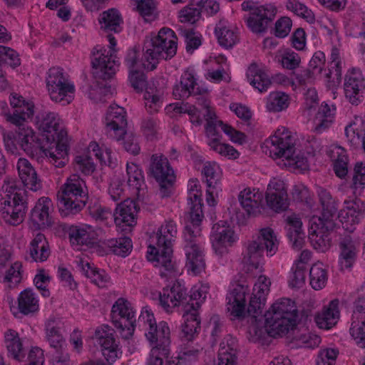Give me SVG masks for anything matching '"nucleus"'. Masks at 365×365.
<instances>
[{
    "instance_id": "obj_49",
    "label": "nucleus",
    "mask_w": 365,
    "mask_h": 365,
    "mask_svg": "<svg viewBox=\"0 0 365 365\" xmlns=\"http://www.w3.org/2000/svg\"><path fill=\"white\" fill-rule=\"evenodd\" d=\"M98 23L102 31L118 33L121 31L120 25L123 23V19L119 11L112 8L100 14Z\"/></svg>"
},
{
    "instance_id": "obj_57",
    "label": "nucleus",
    "mask_w": 365,
    "mask_h": 365,
    "mask_svg": "<svg viewBox=\"0 0 365 365\" xmlns=\"http://www.w3.org/2000/svg\"><path fill=\"white\" fill-rule=\"evenodd\" d=\"M103 244L113 254L121 257L127 256L133 247L132 241L128 237L110 239L105 241Z\"/></svg>"
},
{
    "instance_id": "obj_52",
    "label": "nucleus",
    "mask_w": 365,
    "mask_h": 365,
    "mask_svg": "<svg viewBox=\"0 0 365 365\" xmlns=\"http://www.w3.org/2000/svg\"><path fill=\"white\" fill-rule=\"evenodd\" d=\"M18 309L24 315L36 312L39 309L37 294L31 289L21 292L18 297Z\"/></svg>"
},
{
    "instance_id": "obj_64",
    "label": "nucleus",
    "mask_w": 365,
    "mask_h": 365,
    "mask_svg": "<svg viewBox=\"0 0 365 365\" xmlns=\"http://www.w3.org/2000/svg\"><path fill=\"white\" fill-rule=\"evenodd\" d=\"M285 6L287 10L304 19L307 22L313 23L314 21L313 12L298 0H287Z\"/></svg>"
},
{
    "instance_id": "obj_40",
    "label": "nucleus",
    "mask_w": 365,
    "mask_h": 365,
    "mask_svg": "<svg viewBox=\"0 0 365 365\" xmlns=\"http://www.w3.org/2000/svg\"><path fill=\"white\" fill-rule=\"evenodd\" d=\"M327 152L333 162V169L336 175L341 179L345 178L349 171L346 150L340 145L333 144L328 148Z\"/></svg>"
},
{
    "instance_id": "obj_39",
    "label": "nucleus",
    "mask_w": 365,
    "mask_h": 365,
    "mask_svg": "<svg viewBox=\"0 0 365 365\" xmlns=\"http://www.w3.org/2000/svg\"><path fill=\"white\" fill-rule=\"evenodd\" d=\"M285 221L287 237L292 246L299 250L303 247L305 237L302 220L297 215L292 213L286 217Z\"/></svg>"
},
{
    "instance_id": "obj_1",
    "label": "nucleus",
    "mask_w": 365,
    "mask_h": 365,
    "mask_svg": "<svg viewBox=\"0 0 365 365\" xmlns=\"http://www.w3.org/2000/svg\"><path fill=\"white\" fill-rule=\"evenodd\" d=\"M14 133L7 132L4 134V142L6 149L14 153L18 147L24 153L38 161L47 159L55 167L62 168L66 164V147L63 143L52 150L44 140L40 138L34 130L27 125H18Z\"/></svg>"
},
{
    "instance_id": "obj_26",
    "label": "nucleus",
    "mask_w": 365,
    "mask_h": 365,
    "mask_svg": "<svg viewBox=\"0 0 365 365\" xmlns=\"http://www.w3.org/2000/svg\"><path fill=\"white\" fill-rule=\"evenodd\" d=\"M266 201L268 207L275 212L283 211L288 207V196L284 181L276 178L270 180L266 192Z\"/></svg>"
},
{
    "instance_id": "obj_22",
    "label": "nucleus",
    "mask_w": 365,
    "mask_h": 365,
    "mask_svg": "<svg viewBox=\"0 0 365 365\" xmlns=\"http://www.w3.org/2000/svg\"><path fill=\"white\" fill-rule=\"evenodd\" d=\"M138 208L135 202L126 199L117 205L113 214L115 226L121 230L136 225Z\"/></svg>"
},
{
    "instance_id": "obj_16",
    "label": "nucleus",
    "mask_w": 365,
    "mask_h": 365,
    "mask_svg": "<svg viewBox=\"0 0 365 365\" xmlns=\"http://www.w3.org/2000/svg\"><path fill=\"white\" fill-rule=\"evenodd\" d=\"M205 118L206 120L205 133L207 137H212L217 135V128L219 127L229 137L234 143L242 145L246 141L245 133L235 130L231 125L217 120L214 108L209 103H205Z\"/></svg>"
},
{
    "instance_id": "obj_33",
    "label": "nucleus",
    "mask_w": 365,
    "mask_h": 365,
    "mask_svg": "<svg viewBox=\"0 0 365 365\" xmlns=\"http://www.w3.org/2000/svg\"><path fill=\"white\" fill-rule=\"evenodd\" d=\"M52 207L50 198L41 197L38 200L31 213V221L36 228L41 229L51 225L50 212Z\"/></svg>"
},
{
    "instance_id": "obj_45",
    "label": "nucleus",
    "mask_w": 365,
    "mask_h": 365,
    "mask_svg": "<svg viewBox=\"0 0 365 365\" xmlns=\"http://www.w3.org/2000/svg\"><path fill=\"white\" fill-rule=\"evenodd\" d=\"M239 202L248 215H254L259 210L263 194L256 188L247 187L239 194Z\"/></svg>"
},
{
    "instance_id": "obj_11",
    "label": "nucleus",
    "mask_w": 365,
    "mask_h": 365,
    "mask_svg": "<svg viewBox=\"0 0 365 365\" xmlns=\"http://www.w3.org/2000/svg\"><path fill=\"white\" fill-rule=\"evenodd\" d=\"M145 336L150 346L147 364L162 365L163 359L168 358L170 353V329L168 323L162 321L151 327Z\"/></svg>"
},
{
    "instance_id": "obj_37",
    "label": "nucleus",
    "mask_w": 365,
    "mask_h": 365,
    "mask_svg": "<svg viewBox=\"0 0 365 365\" xmlns=\"http://www.w3.org/2000/svg\"><path fill=\"white\" fill-rule=\"evenodd\" d=\"M339 317V301L335 299L315 314L314 321L319 328L330 329L337 324Z\"/></svg>"
},
{
    "instance_id": "obj_34",
    "label": "nucleus",
    "mask_w": 365,
    "mask_h": 365,
    "mask_svg": "<svg viewBox=\"0 0 365 365\" xmlns=\"http://www.w3.org/2000/svg\"><path fill=\"white\" fill-rule=\"evenodd\" d=\"M215 34L219 44L230 48L239 41L237 28L226 19H220L215 28Z\"/></svg>"
},
{
    "instance_id": "obj_43",
    "label": "nucleus",
    "mask_w": 365,
    "mask_h": 365,
    "mask_svg": "<svg viewBox=\"0 0 365 365\" xmlns=\"http://www.w3.org/2000/svg\"><path fill=\"white\" fill-rule=\"evenodd\" d=\"M184 323L181 326V337L191 341L197 336L200 329V320L197 309H186L183 314Z\"/></svg>"
},
{
    "instance_id": "obj_56",
    "label": "nucleus",
    "mask_w": 365,
    "mask_h": 365,
    "mask_svg": "<svg viewBox=\"0 0 365 365\" xmlns=\"http://www.w3.org/2000/svg\"><path fill=\"white\" fill-rule=\"evenodd\" d=\"M310 285L315 290L323 289L328 279L327 270L322 262H317L312 265L309 271Z\"/></svg>"
},
{
    "instance_id": "obj_15",
    "label": "nucleus",
    "mask_w": 365,
    "mask_h": 365,
    "mask_svg": "<svg viewBox=\"0 0 365 365\" xmlns=\"http://www.w3.org/2000/svg\"><path fill=\"white\" fill-rule=\"evenodd\" d=\"M238 240L233 227L226 221L220 220L212 226L210 241L212 249L218 256L228 253L229 248Z\"/></svg>"
},
{
    "instance_id": "obj_31",
    "label": "nucleus",
    "mask_w": 365,
    "mask_h": 365,
    "mask_svg": "<svg viewBox=\"0 0 365 365\" xmlns=\"http://www.w3.org/2000/svg\"><path fill=\"white\" fill-rule=\"evenodd\" d=\"M16 169L20 180L26 188L35 192L41 189V180L29 160L19 158L16 163Z\"/></svg>"
},
{
    "instance_id": "obj_62",
    "label": "nucleus",
    "mask_w": 365,
    "mask_h": 365,
    "mask_svg": "<svg viewBox=\"0 0 365 365\" xmlns=\"http://www.w3.org/2000/svg\"><path fill=\"white\" fill-rule=\"evenodd\" d=\"M145 106L148 112L155 113L159 110L163 103V93L156 88H147L143 95Z\"/></svg>"
},
{
    "instance_id": "obj_4",
    "label": "nucleus",
    "mask_w": 365,
    "mask_h": 365,
    "mask_svg": "<svg viewBox=\"0 0 365 365\" xmlns=\"http://www.w3.org/2000/svg\"><path fill=\"white\" fill-rule=\"evenodd\" d=\"M269 156L279 159L278 165L290 171H304L309 168L307 158L295 150V138L292 133L284 126L279 127L265 141Z\"/></svg>"
},
{
    "instance_id": "obj_13",
    "label": "nucleus",
    "mask_w": 365,
    "mask_h": 365,
    "mask_svg": "<svg viewBox=\"0 0 365 365\" xmlns=\"http://www.w3.org/2000/svg\"><path fill=\"white\" fill-rule=\"evenodd\" d=\"M111 319L122 338L128 339L133 336L135 327V309L129 301L118 298L112 307Z\"/></svg>"
},
{
    "instance_id": "obj_23",
    "label": "nucleus",
    "mask_w": 365,
    "mask_h": 365,
    "mask_svg": "<svg viewBox=\"0 0 365 365\" xmlns=\"http://www.w3.org/2000/svg\"><path fill=\"white\" fill-rule=\"evenodd\" d=\"M344 64L343 53L336 48L333 47L331 50L329 69L324 74V83L326 86L333 91L335 95V90L339 86L341 81L342 68Z\"/></svg>"
},
{
    "instance_id": "obj_32",
    "label": "nucleus",
    "mask_w": 365,
    "mask_h": 365,
    "mask_svg": "<svg viewBox=\"0 0 365 365\" xmlns=\"http://www.w3.org/2000/svg\"><path fill=\"white\" fill-rule=\"evenodd\" d=\"M274 15L272 6H257L248 18L247 26L252 32L262 34L267 29Z\"/></svg>"
},
{
    "instance_id": "obj_30",
    "label": "nucleus",
    "mask_w": 365,
    "mask_h": 365,
    "mask_svg": "<svg viewBox=\"0 0 365 365\" xmlns=\"http://www.w3.org/2000/svg\"><path fill=\"white\" fill-rule=\"evenodd\" d=\"M185 297V287L179 282H175L171 287H165L160 293L159 303L166 312L170 313L180 304Z\"/></svg>"
},
{
    "instance_id": "obj_8",
    "label": "nucleus",
    "mask_w": 365,
    "mask_h": 365,
    "mask_svg": "<svg viewBox=\"0 0 365 365\" xmlns=\"http://www.w3.org/2000/svg\"><path fill=\"white\" fill-rule=\"evenodd\" d=\"M200 225L187 223L183 232L185 268L192 275L200 274L206 269L205 242Z\"/></svg>"
},
{
    "instance_id": "obj_42",
    "label": "nucleus",
    "mask_w": 365,
    "mask_h": 365,
    "mask_svg": "<svg viewBox=\"0 0 365 365\" xmlns=\"http://www.w3.org/2000/svg\"><path fill=\"white\" fill-rule=\"evenodd\" d=\"M349 333L359 347H365V307H356L352 314Z\"/></svg>"
},
{
    "instance_id": "obj_27",
    "label": "nucleus",
    "mask_w": 365,
    "mask_h": 365,
    "mask_svg": "<svg viewBox=\"0 0 365 365\" xmlns=\"http://www.w3.org/2000/svg\"><path fill=\"white\" fill-rule=\"evenodd\" d=\"M68 232L72 247L77 250L94 245L98 237V230L88 224L71 225Z\"/></svg>"
},
{
    "instance_id": "obj_48",
    "label": "nucleus",
    "mask_w": 365,
    "mask_h": 365,
    "mask_svg": "<svg viewBox=\"0 0 365 365\" xmlns=\"http://www.w3.org/2000/svg\"><path fill=\"white\" fill-rule=\"evenodd\" d=\"M318 195L322 206V215L318 217V218L324 219V220L327 221V227H331L336 216V203L332 198L330 192L322 187L318 190Z\"/></svg>"
},
{
    "instance_id": "obj_53",
    "label": "nucleus",
    "mask_w": 365,
    "mask_h": 365,
    "mask_svg": "<svg viewBox=\"0 0 365 365\" xmlns=\"http://www.w3.org/2000/svg\"><path fill=\"white\" fill-rule=\"evenodd\" d=\"M262 245L263 250H266L267 255L272 257L278 250L279 241L274 230L270 227H264L259 230L257 237L254 239Z\"/></svg>"
},
{
    "instance_id": "obj_5",
    "label": "nucleus",
    "mask_w": 365,
    "mask_h": 365,
    "mask_svg": "<svg viewBox=\"0 0 365 365\" xmlns=\"http://www.w3.org/2000/svg\"><path fill=\"white\" fill-rule=\"evenodd\" d=\"M25 191L18 186L12 178H6L0 194V214L6 224L12 226L20 225L26 211Z\"/></svg>"
},
{
    "instance_id": "obj_61",
    "label": "nucleus",
    "mask_w": 365,
    "mask_h": 365,
    "mask_svg": "<svg viewBox=\"0 0 365 365\" xmlns=\"http://www.w3.org/2000/svg\"><path fill=\"white\" fill-rule=\"evenodd\" d=\"M208 138L210 140L207 143L210 148L221 156L229 159H236L239 157L238 151L232 145L221 143L217 138V134L215 136Z\"/></svg>"
},
{
    "instance_id": "obj_59",
    "label": "nucleus",
    "mask_w": 365,
    "mask_h": 365,
    "mask_svg": "<svg viewBox=\"0 0 365 365\" xmlns=\"http://www.w3.org/2000/svg\"><path fill=\"white\" fill-rule=\"evenodd\" d=\"M126 173L128 176V184L129 187L140 191L145 184V179L143 170L137 164L128 162L126 164Z\"/></svg>"
},
{
    "instance_id": "obj_63",
    "label": "nucleus",
    "mask_w": 365,
    "mask_h": 365,
    "mask_svg": "<svg viewBox=\"0 0 365 365\" xmlns=\"http://www.w3.org/2000/svg\"><path fill=\"white\" fill-rule=\"evenodd\" d=\"M202 0H192L191 4L182 9L180 13L178 18L182 23L194 24L199 20L200 17V6Z\"/></svg>"
},
{
    "instance_id": "obj_58",
    "label": "nucleus",
    "mask_w": 365,
    "mask_h": 365,
    "mask_svg": "<svg viewBox=\"0 0 365 365\" xmlns=\"http://www.w3.org/2000/svg\"><path fill=\"white\" fill-rule=\"evenodd\" d=\"M351 188L356 197L361 196L365 189V163L363 162L354 165Z\"/></svg>"
},
{
    "instance_id": "obj_44",
    "label": "nucleus",
    "mask_w": 365,
    "mask_h": 365,
    "mask_svg": "<svg viewBox=\"0 0 365 365\" xmlns=\"http://www.w3.org/2000/svg\"><path fill=\"white\" fill-rule=\"evenodd\" d=\"M4 343L8 355L14 360L23 361L26 356V350L19 333L14 329H8L4 333Z\"/></svg>"
},
{
    "instance_id": "obj_29",
    "label": "nucleus",
    "mask_w": 365,
    "mask_h": 365,
    "mask_svg": "<svg viewBox=\"0 0 365 365\" xmlns=\"http://www.w3.org/2000/svg\"><path fill=\"white\" fill-rule=\"evenodd\" d=\"M221 169L216 163H206L204 165L202 174L207 182L206 201L210 206L217 204L216 197L221 190L218 183L221 177Z\"/></svg>"
},
{
    "instance_id": "obj_10",
    "label": "nucleus",
    "mask_w": 365,
    "mask_h": 365,
    "mask_svg": "<svg viewBox=\"0 0 365 365\" xmlns=\"http://www.w3.org/2000/svg\"><path fill=\"white\" fill-rule=\"evenodd\" d=\"M46 86L51 100L63 106L74 99L76 86L69 76L60 67H52L46 76Z\"/></svg>"
},
{
    "instance_id": "obj_9",
    "label": "nucleus",
    "mask_w": 365,
    "mask_h": 365,
    "mask_svg": "<svg viewBox=\"0 0 365 365\" xmlns=\"http://www.w3.org/2000/svg\"><path fill=\"white\" fill-rule=\"evenodd\" d=\"M86 182L77 174L70 175L58 192V200L66 214L78 212L86 205Z\"/></svg>"
},
{
    "instance_id": "obj_3",
    "label": "nucleus",
    "mask_w": 365,
    "mask_h": 365,
    "mask_svg": "<svg viewBox=\"0 0 365 365\" xmlns=\"http://www.w3.org/2000/svg\"><path fill=\"white\" fill-rule=\"evenodd\" d=\"M271 282L264 275H260L254 284L250 304L246 309V295L249 292L247 286L234 284L227 295V310L234 318H243L247 312L249 314H262L265 305L267 296L269 292Z\"/></svg>"
},
{
    "instance_id": "obj_54",
    "label": "nucleus",
    "mask_w": 365,
    "mask_h": 365,
    "mask_svg": "<svg viewBox=\"0 0 365 365\" xmlns=\"http://www.w3.org/2000/svg\"><path fill=\"white\" fill-rule=\"evenodd\" d=\"M289 97L281 91L271 92L265 99V108L271 113L281 112L289 106Z\"/></svg>"
},
{
    "instance_id": "obj_7",
    "label": "nucleus",
    "mask_w": 365,
    "mask_h": 365,
    "mask_svg": "<svg viewBox=\"0 0 365 365\" xmlns=\"http://www.w3.org/2000/svg\"><path fill=\"white\" fill-rule=\"evenodd\" d=\"M177 48V36L171 29L163 27L157 34H151L144 43V57L147 61L144 66L150 71L154 70L160 59L173 58Z\"/></svg>"
},
{
    "instance_id": "obj_25",
    "label": "nucleus",
    "mask_w": 365,
    "mask_h": 365,
    "mask_svg": "<svg viewBox=\"0 0 365 365\" xmlns=\"http://www.w3.org/2000/svg\"><path fill=\"white\" fill-rule=\"evenodd\" d=\"M10 103L14 112L8 114L6 118L16 126L25 125L24 122L33 117L34 104L31 101H26L21 96L14 93L11 96Z\"/></svg>"
},
{
    "instance_id": "obj_28",
    "label": "nucleus",
    "mask_w": 365,
    "mask_h": 365,
    "mask_svg": "<svg viewBox=\"0 0 365 365\" xmlns=\"http://www.w3.org/2000/svg\"><path fill=\"white\" fill-rule=\"evenodd\" d=\"M187 204L190 209V222L200 225L203 218L202 192L200 182L197 179H191L187 184Z\"/></svg>"
},
{
    "instance_id": "obj_35",
    "label": "nucleus",
    "mask_w": 365,
    "mask_h": 365,
    "mask_svg": "<svg viewBox=\"0 0 365 365\" xmlns=\"http://www.w3.org/2000/svg\"><path fill=\"white\" fill-rule=\"evenodd\" d=\"M339 265L341 270L352 267L359 251L358 243L353 240L350 236L342 238L339 243Z\"/></svg>"
},
{
    "instance_id": "obj_2",
    "label": "nucleus",
    "mask_w": 365,
    "mask_h": 365,
    "mask_svg": "<svg viewBox=\"0 0 365 365\" xmlns=\"http://www.w3.org/2000/svg\"><path fill=\"white\" fill-rule=\"evenodd\" d=\"M178 225L173 220H165L151 237L147 251L149 261L159 267L163 278L173 279L180 274L176 264L173 262V246L178 236Z\"/></svg>"
},
{
    "instance_id": "obj_36",
    "label": "nucleus",
    "mask_w": 365,
    "mask_h": 365,
    "mask_svg": "<svg viewBox=\"0 0 365 365\" xmlns=\"http://www.w3.org/2000/svg\"><path fill=\"white\" fill-rule=\"evenodd\" d=\"M76 263L80 271L98 287L106 288L112 284L109 274L104 269L91 266L88 260L82 258L77 259Z\"/></svg>"
},
{
    "instance_id": "obj_12",
    "label": "nucleus",
    "mask_w": 365,
    "mask_h": 365,
    "mask_svg": "<svg viewBox=\"0 0 365 365\" xmlns=\"http://www.w3.org/2000/svg\"><path fill=\"white\" fill-rule=\"evenodd\" d=\"M36 125L41 136L47 143L48 147L55 150L60 143H63L66 147V160L68 161V145L67 143L66 131L61 127V119L59 115L53 112L42 113L36 118Z\"/></svg>"
},
{
    "instance_id": "obj_60",
    "label": "nucleus",
    "mask_w": 365,
    "mask_h": 365,
    "mask_svg": "<svg viewBox=\"0 0 365 365\" xmlns=\"http://www.w3.org/2000/svg\"><path fill=\"white\" fill-rule=\"evenodd\" d=\"M88 150L94 154L101 164L110 167L115 165L116 159L113 157L111 150L106 146H100L96 142L92 141L89 143Z\"/></svg>"
},
{
    "instance_id": "obj_41",
    "label": "nucleus",
    "mask_w": 365,
    "mask_h": 365,
    "mask_svg": "<svg viewBox=\"0 0 365 365\" xmlns=\"http://www.w3.org/2000/svg\"><path fill=\"white\" fill-rule=\"evenodd\" d=\"M247 77L250 84L261 93L267 91L272 83L267 70L262 64H250L247 71Z\"/></svg>"
},
{
    "instance_id": "obj_38",
    "label": "nucleus",
    "mask_w": 365,
    "mask_h": 365,
    "mask_svg": "<svg viewBox=\"0 0 365 365\" xmlns=\"http://www.w3.org/2000/svg\"><path fill=\"white\" fill-rule=\"evenodd\" d=\"M238 345L235 337L227 335L220 344L217 365H238Z\"/></svg>"
},
{
    "instance_id": "obj_6",
    "label": "nucleus",
    "mask_w": 365,
    "mask_h": 365,
    "mask_svg": "<svg viewBox=\"0 0 365 365\" xmlns=\"http://www.w3.org/2000/svg\"><path fill=\"white\" fill-rule=\"evenodd\" d=\"M264 317L269 335L273 337L282 336L297 325L296 304L289 298L278 299L265 312Z\"/></svg>"
},
{
    "instance_id": "obj_24",
    "label": "nucleus",
    "mask_w": 365,
    "mask_h": 365,
    "mask_svg": "<svg viewBox=\"0 0 365 365\" xmlns=\"http://www.w3.org/2000/svg\"><path fill=\"white\" fill-rule=\"evenodd\" d=\"M149 172L162 187L170 186L175 181L174 170L168 158L163 155H152Z\"/></svg>"
},
{
    "instance_id": "obj_18",
    "label": "nucleus",
    "mask_w": 365,
    "mask_h": 365,
    "mask_svg": "<svg viewBox=\"0 0 365 365\" xmlns=\"http://www.w3.org/2000/svg\"><path fill=\"white\" fill-rule=\"evenodd\" d=\"M365 217V202L356 197L354 199L345 200L337 217L344 230L352 232Z\"/></svg>"
},
{
    "instance_id": "obj_17",
    "label": "nucleus",
    "mask_w": 365,
    "mask_h": 365,
    "mask_svg": "<svg viewBox=\"0 0 365 365\" xmlns=\"http://www.w3.org/2000/svg\"><path fill=\"white\" fill-rule=\"evenodd\" d=\"M93 339L99 344L102 354L108 364L114 363L121 356V349L114 338L113 330L109 326L103 324L98 327Z\"/></svg>"
},
{
    "instance_id": "obj_14",
    "label": "nucleus",
    "mask_w": 365,
    "mask_h": 365,
    "mask_svg": "<svg viewBox=\"0 0 365 365\" xmlns=\"http://www.w3.org/2000/svg\"><path fill=\"white\" fill-rule=\"evenodd\" d=\"M107 38L109 48L97 46L92 56V66L96 73L104 79L110 78L118 66L115 50L116 40L112 35H108Z\"/></svg>"
},
{
    "instance_id": "obj_19",
    "label": "nucleus",
    "mask_w": 365,
    "mask_h": 365,
    "mask_svg": "<svg viewBox=\"0 0 365 365\" xmlns=\"http://www.w3.org/2000/svg\"><path fill=\"white\" fill-rule=\"evenodd\" d=\"M104 124L108 135L120 142L126 134L128 126L124 108L118 105L110 106L105 115Z\"/></svg>"
},
{
    "instance_id": "obj_46",
    "label": "nucleus",
    "mask_w": 365,
    "mask_h": 365,
    "mask_svg": "<svg viewBox=\"0 0 365 365\" xmlns=\"http://www.w3.org/2000/svg\"><path fill=\"white\" fill-rule=\"evenodd\" d=\"M63 322L58 317H50L45 322V333L47 341L54 349H61L64 344L61 330Z\"/></svg>"
},
{
    "instance_id": "obj_20",
    "label": "nucleus",
    "mask_w": 365,
    "mask_h": 365,
    "mask_svg": "<svg viewBox=\"0 0 365 365\" xmlns=\"http://www.w3.org/2000/svg\"><path fill=\"white\" fill-rule=\"evenodd\" d=\"M334 225V220L332 226L329 227L324 219L318 218L317 216L311 218L309 239L314 249L322 252L329 250L331 245V231Z\"/></svg>"
},
{
    "instance_id": "obj_55",
    "label": "nucleus",
    "mask_w": 365,
    "mask_h": 365,
    "mask_svg": "<svg viewBox=\"0 0 365 365\" xmlns=\"http://www.w3.org/2000/svg\"><path fill=\"white\" fill-rule=\"evenodd\" d=\"M131 4L145 21H153L157 18V6L153 0H131Z\"/></svg>"
},
{
    "instance_id": "obj_51",
    "label": "nucleus",
    "mask_w": 365,
    "mask_h": 365,
    "mask_svg": "<svg viewBox=\"0 0 365 365\" xmlns=\"http://www.w3.org/2000/svg\"><path fill=\"white\" fill-rule=\"evenodd\" d=\"M31 257L37 262L46 261L50 255V248L44 235L38 232L30 242Z\"/></svg>"
},
{
    "instance_id": "obj_21",
    "label": "nucleus",
    "mask_w": 365,
    "mask_h": 365,
    "mask_svg": "<svg viewBox=\"0 0 365 365\" xmlns=\"http://www.w3.org/2000/svg\"><path fill=\"white\" fill-rule=\"evenodd\" d=\"M344 91L351 104L357 105L365 91V78L360 68L347 70L344 78Z\"/></svg>"
},
{
    "instance_id": "obj_50",
    "label": "nucleus",
    "mask_w": 365,
    "mask_h": 365,
    "mask_svg": "<svg viewBox=\"0 0 365 365\" xmlns=\"http://www.w3.org/2000/svg\"><path fill=\"white\" fill-rule=\"evenodd\" d=\"M336 106L334 104L322 103L314 120V130L322 133L334 123L336 115Z\"/></svg>"
},
{
    "instance_id": "obj_47",
    "label": "nucleus",
    "mask_w": 365,
    "mask_h": 365,
    "mask_svg": "<svg viewBox=\"0 0 365 365\" xmlns=\"http://www.w3.org/2000/svg\"><path fill=\"white\" fill-rule=\"evenodd\" d=\"M264 250L262 245L258 241L252 240L243 252L242 262L247 266V269L251 271L258 269L263 261Z\"/></svg>"
}]
</instances>
